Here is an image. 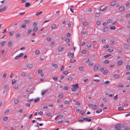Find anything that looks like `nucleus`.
<instances>
[{
    "instance_id": "f03ea898",
    "label": "nucleus",
    "mask_w": 130,
    "mask_h": 130,
    "mask_svg": "<svg viewBox=\"0 0 130 130\" xmlns=\"http://www.w3.org/2000/svg\"><path fill=\"white\" fill-rule=\"evenodd\" d=\"M23 55V53H21L20 54L18 55L15 57L14 59H18L20 57L22 56Z\"/></svg>"
},
{
    "instance_id": "6ab92c4d",
    "label": "nucleus",
    "mask_w": 130,
    "mask_h": 130,
    "mask_svg": "<svg viewBox=\"0 0 130 130\" xmlns=\"http://www.w3.org/2000/svg\"><path fill=\"white\" fill-rule=\"evenodd\" d=\"M38 27H35L33 29V31L34 32H36L38 30Z\"/></svg>"
},
{
    "instance_id": "4be33fe9",
    "label": "nucleus",
    "mask_w": 130,
    "mask_h": 130,
    "mask_svg": "<svg viewBox=\"0 0 130 130\" xmlns=\"http://www.w3.org/2000/svg\"><path fill=\"white\" fill-rule=\"evenodd\" d=\"M30 5V4L29 3H26L25 4V6L26 7H28Z\"/></svg>"
},
{
    "instance_id": "a19ab883",
    "label": "nucleus",
    "mask_w": 130,
    "mask_h": 130,
    "mask_svg": "<svg viewBox=\"0 0 130 130\" xmlns=\"http://www.w3.org/2000/svg\"><path fill=\"white\" fill-rule=\"evenodd\" d=\"M18 84H15L14 87V88L15 89H16L18 88Z\"/></svg>"
},
{
    "instance_id": "e433bc0d",
    "label": "nucleus",
    "mask_w": 130,
    "mask_h": 130,
    "mask_svg": "<svg viewBox=\"0 0 130 130\" xmlns=\"http://www.w3.org/2000/svg\"><path fill=\"white\" fill-rule=\"evenodd\" d=\"M19 101L17 99H15L14 100V102L15 103L17 104L19 102Z\"/></svg>"
},
{
    "instance_id": "aec40b11",
    "label": "nucleus",
    "mask_w": 130,
    "mask_h": 130,
    "mask_svg": "<svg viewBox=\"0 0 130 130\" xmlns=\"http://www.w3.org/2000/svg\"><path fill=\"white\" fill-rule=\"evenodd\" d=\"M12 42L11 41H10L8 44V46L9 47H11L12 45Z\"/></svg>"
},
{
    "instance_id": "3c124183",
    "label": "nucleus",
    "mask_w": 130,
    "mask_h": 130,
    "mask_svg": "<svg viewBox=\"0 0 130 130\" xmlns=\"http://www.w3.org/2000/svg\"><path fill=\"white\" fill-rule=\"evenodd\" d=\"M63 47H61L59 48L58 49V51H61L63 50Z\"/></svg>"
},
{
    "instance_id": "dca6fc26",
    "label": "nucleus",
    "mask_w": 130,
    "mask_h": 130,
    "mask_svg": "<svg viewBox=\"0 0 130 130\" xmlns=\"http://www.w3.org/2000/svg\"><path fill=\"white\" fill-rule=\"evenodd\" d=\"M123 63V62L122 60H120L119 61L117 62V65L119 66H120L122 65Z\"/></svg>"
},
{
    "instance_id": "58836bf2",
    "label": "nucleus",
    "mask_w": 130,
    "mask_h": 130,
    "mask_svg": "<svg viewBox=\"0 0 130 130\" xmlns=\"http://www.w3.org/2000/svg\"><path fill=\"white\" fill-rule=\"evenodd\" d=\"M40 98H37L35 99L34 100V102L36 103L39 100Z\"/></svg>"
},
{
    "instance_id": "bb28decb",
    "label": "nucleus",
    "mask_w": 130,
    "mask_h": 130,
    "mask_svg": "<svg viewBox=\"0 0 130 130\" xmlns=\"http://www.w3.org/2000/svg\"><path fill=\"white\" fill-rule=\"evenodd\" d=\"M108 28L107 27H105L103 29V31L104 32H106L108 31Z\"/></svg>"
},
{
    "instance_id": "4c0bfd02",
    "label": "nucleus",
    "mask_w": 130,
    "mask_h": 130,
    "mask_svg": "<svg viewBox=\"0 0 130 130\" xmlns=\"http://www.w3.org/2000/svg\"><path fill=\"white\" fill-rule=\"evenodd\" d=\"M113 48H109L108 51L110 52H112L113 51Z\"/></svg>"
},
{
    "instance_id": "680f3d73",
    "label": "nucleus",
    "mask_w": 130,
    "mask_h": 130,
    "mask_svg": "<svg viewBox=\"0 0 130 130\" xmlns=\"http://www.w3.org/2000/svg\"><path fill=\"white\" fill-rule=\"evenodd\" d=\"M51 37H47V40L48 41H50L51 40Z\"/></svg>"
},
{
    "instance_id": "0e129e2a",
    "label": "nucleus",
    "mask_w": 130,
    "mask_h": 130,
    "mask_svg": "<svg viewBox=\"0 0 130 130\" xmlns=\"http://www.w3.org/2000/svg\"><path fill=\"white\" fill-rule=\"evenodd\" d=\"M63 96V95L62 94H59L58 95V97L59 98H61Z\"/></svg>"
},
{
    "instance_id": "c9c22d12",
    "label": "nucleus",
    "mask_w": 130,
    "mask_h": 130,
    "mask_svg": "<svg viewBox=\"0 0 130 130\" xmlns=\"http://www.w3.org/2000/svg\"><path fill=\"white\" fill-rule=\"evenodd\" d=\"M42 13V12L41 11L40 12H37L36 13L35 15H36L37 16L39 15L40 14H41Z\"/></svg>"
},
{
    "instance_id": "5fc2aeb1",
    "label": "nucleus",
    "mask_w": 130,
    "mask_h": 130,
    "mask_svg": "<svg viewBox=\"0 0 130 130\" xmlns=\"http://www.w3.org/2000/svg\"><path fill=\"white\" fill-rule=\"evenodd\" d=\"M118 109L119 110H123V109L122 107H120L118 108Z\"/></svg>"
},
{
    "instance_id": "f704fd0d",
    "label": "nucleus",
    "mask_w": 130,
    "mask_h": 130,
    "mask_svg": "<svg viewBox=\"0 0 130 130\" xmlns=\"http://www.w3.org/2000/svg\"><path fill=\"white\" fill-rule=\"evenodd\" d=\"M108 71L107 70H105L103 72V74L104 75L108 73Z\"/></svg>"
},
{
    "instance_id": "7c9ffc66",
    "label": "nucleus",
    "mask_w": 130,
    "mask_h": 130,
    "mask_svg": "<svg viewBox=\"0 0 130 130\" xmlns=\"http://www.w3.org/2000/svg\"><path fill=\"white\" fill-rule=\"evenodd\" d=\"M126 69L127 70H128L130 69V66L129 65H127L126 66Z\"/></svg>"
},
{
    "instance_id": "393cba45",
    "label": "nucleus",
    "mask_w": 130,
    "mask_h": 130,
    "mask_svg": "<svg viewBox=\"0 0 130 130\" xmlns=\"http://www.w3.org/2000/svg\"><path fill=\"white\" fill-rule=\"evenodd\" d=\"M110 28L112 30H115V27L114 26L111 25L110 26Z\"/></svg>"
},
{
    "instance_id": "de8ad7c7",
    "label": "nucleus",
    "mask_w": 130,
    "mask_h": 130,
    "mask_svg": "<svg viewBox=\"0 0 130 130\" xmlns=\"http://www.w3.org/2000/svg\"><path fill=\"white\" fill-rule=\"evenodd\" d=\"M130 129V127L128 126L125 127V130H129Z\"/></svg>"
},
{
    "instance_id": "0eeeda50",
    "label": "nucleus",
    "mask_w": 130,
    "mask_h": 130,
    "mask_svg": "<svg viewBox=\"0 0 130 130\" xmlns=\"http://www.w3.org/2000/svg\"><path fill=\"white\" fill-rule=\"evenodd\" d=\"M83 119H84V121H87L88 122H90L91 121V119L87 118H83Z\"/></svg>"
},
{
    "instance_id": "79ce46f5",
    "label": "nucleus",
    "mask_w": 130,
    "mask_h": 130,
    "mask_svg": "<svg viewBox=\"0 0 130 130\" xmlns=\"http://www.w3.org/2000/svg\"><path fill=\"white\" fill-rule=\"evenodd\" d=\"M70 102V101L67 100H65L64 102V103L66 104H68Z\"/></svg>"
},
{
    "instance_id": "1a4fd4ad",
    "label": "nucleus",
    "mask_w": 130,
    "mask_h": 130,
    "mask_svg": "<svg viewBox=\"0 0 130 130\" xmlns=\"http://www.w3.org/2000/svg\"><path fill=\"white\" fill-rule=\"evenodd\" d=\"M116 3V1H113L111 2L109 4L110 6H113L115 5Z\"/></svg>"
},
{
    "instance_id": "c85d7f7f",
    "label": "nucleus",
    "mask_w": 130,
    "mask_h": 130,
    "mask_svg": "<svg viewBox=\"0 0 130 130\" xmlns=\"http://www.w3.org/2000/svg\"><path fill=\"white\" fill-rule=\"evenodd\" d=\"M57 76H55L53 78V79L55 81H56L57 80Z\"/></svg>"
},
{
    "instance_id": "603ef678",
    "label": "nucleus",
    "mask_w": 130,
    "mask_h": 130,
    "mask_svg": "<svg viewBox=\"0 0 130 130\" xmlns=\"http://www.w3.org/2000/svg\"><path fill=\"white\" fill-rule=\"evenodd\" d=\"M55 44V43L54 42H52L50 44L51 46H53Z\"/></svg>"
},
{
    "instance_id": "9d476101",
    "label": "nucleus",
    "mask_w": 130,
    "mask_h": 130,
    "mask_svg": "<svg viewBox=\"0 0 130 130\" xmlns=\"http://www.w3.org/2000/svg\"><path fill=\"white\" fill-rule=\"evenodd\" d=\"M120 11L122 12L125 10V8L123 7H121L119 9Z\"/></svg>"
},
{
    "instance_id": "864d4df0",
    "label": "nucleus",
    "mask_w": 130,
    "mask_h": 130,
    "mask_svg": "<svg viewBox=\"0 0 130 130\" xmlns=\"http://www.w3.org/2000/svg\"><path fill=\"white\" fill-rule=\"evenodd\" d=\"M8 84L5 85L4 86V88L5 89H7L8 88Z\"/></svg>"
},
{
    "instance_id": "052dcab7",
    "label": "nucleus",
    "mask_w": 130,
    "mask_h": 130,
    "mask_svg": "<svg viewBox=\"0 0 130 130\" xmlns=\"http://www.w3.org/2000/svg\"><path fill=\"white\" fill-rule=\"evenodd\" d=\"M104 70V67H101L100 69V71L101 72L103 71Z\"/></svg>"
},
{
    "instance_id": "473e14b6",
    "label": "nucleus",
    "mask_w": 130,
    "mask_h": 130,
    "mask_svg": "<svg viewBox=\"0 0 130 130\" xmlns=\"http://www.w3.org/2000/svg\"><path fill=\"white\" fill-rule=\"evenodd\" d=\"M89 23L87 22H85L83 23V25L84 26H85L87 25Z\"/></svg>"
},
{
    "instance_id": "72a5a7b5",
    "label": "nucleus",
    "mask_w": 130,
    "mask_h": 130,
    "mask_svg": "<svg viewBox=\"0 0 130 130\" xmlns=\"http://www.w3.org/2000/svg\"><path fill=\"white\" fill-rule=\"evenodd\" d=\"M26 26V25L25 24H23L22 25L21 27L22 28H25Z\"/></svg>"
},
{
    "instance_id": "423d86ee",
    "label": "nucleus",
    "mask_w": 130,
    "mask_h": 130,
    "mask_svg": "<svg viewBox=\"0 0 130 130\" xmlns=\"http://www.w3.org/2000/svg\"><path fill=\"white\" fill-rule=\"evenodd\" d=\"M107 8V6H103L101 8L100 10L101 11H104Z\"/></svg>"
},
{
    "instance_id": "a18cd8bd",
    "label": "nucleus",
    "mask_w": 130,
    "mask_h": 130,
    "mask_svg": "<svg viewBox=\"0 0 130 130\" xmlns=\"http://www.w3.org/2000/svg\"><path fill=\"white\" fill-rule=\"evenodd\" d=\"M31 32V30L30 29H28V30L27 32V33L28 34H30Z\"/></svg>"
},
{
    "instance_id": "b1692460",
    "label": "nucleus",
    "mask_w": 130,
    "mask_h": 130,
    "mask_svg": "<svg viewBox=\"0 0 130 130\" xmlns=\"http://www.w3.org/2000/svg\"><path fill=\"white\" fill-rule=\"evenodd\" d=\"M52 66L55 68H57L58 67V65L56 64H52Z\"/></svg>"
},
{
    "instance_id": "e2e57ef3",
    "label": "nucleus",
    "mask_w": 130,
    "mask_h": 130,
    "mask_svg": "<svg viewBox=\"0 0 130 130\" xmlns=\"http://www.w3.org/2000/svg\"><path fill=\"white\" fill-rule=\"evenodd\" d=\"M111 56V55H105L104 56V57L105 58H107V57H109Z\"/></svg>"
},
{
    "instance_id": "a878e982",
    "label": "nucleus",
    "mask_w": 130,
    "mask_h": 130,
    "mask_svg": "<svg viewBox=\"0 0 130 130\" xmlns=\"http://www.w3.org/2000/svg\"><path fill=\"white\" fill-rule=\"evenodd\" d=\"M8 119V117L7 116H5L4 117L3 119V120L4 121H6Z\"/></svg>"
},
{
    "instance_id": "c756f323",
    "label": "nucleus",
    "mask_w": 130,
    "mask_h": 130,
    "mask_svg": "<svg viewBox=\"0 0 130 130\" xmlns=\"http://www.w3.org/2000/svg\"><path fill=\"white\" fill-rule=\"evenodd\" d=\"M35 53L36 55H39L40 54V52L39 50H37L35 51Z\"/></svg>"
},
{
    "instance_id": "774afa93",
    "label": "nucleus",
    "mask_w": 130,
    "mask_h": 130,
    "mask_svg": "<svg viewBox=\"0 0 130 130\" xmlns=\"http://www.w3.org/2000/svg\"><path fill=\"white\" fill-rule=\"evenodd\" d=\"M126 6L127 7H130V3H127L126 4Z\"/></svg>"
},
{
    "instance_id": "f3484780",
    "label": "nucleus",
    "mask_w": 130,
    "mask_h": 130,
    "mask_svg": "<svg viewBox=\"0 0 130 130\" xmlns=\"http://www.w3.org/2000/svg\"><path fill=\"white\" fill-rule=\"evenodd\" d=\"M38 24V22L37 21H35L34 22L33 24V26L34 27H36Z\"/></svg>"
},
{
    "instance_id": "4d7b16f0",
    "label": "nucleus",
    "mask_w": 130,
    "mask_h": 130,
    "mask_svg": "<svg viewBox=\"0 0 130 130\" xmlns=\"http://www.w3.org/2000/svg\"><path fill=\"white\" fill-rule=\"evenodd\" d=\"M104 63L106 64H108L109 63V61L107 60H105L104 61Z\"/></svg>"
},
{
    "instance_id": "c03bdc74",
    "label": "nucleus",
    "mask_w": 130,
    "mask_h": 130,
    "mask_svg": "<svg viewBox=\"0 0 130 130\" xmlns=\"http://www.w3.org/2000/svg\"><path fill=\"white\" fill-rule=\"evenodd\" d=\"M100 16V14L99 13H96L95 14V16L96 17H98Z\"/></svg>"
},
{
    "instance_id": "9b49d317",
    "label": "nucleus",
    "mask_w": 130,
    "mask_h": 130,
    "mask_svg": "<svg viewBox=\"0 0 130 130\" xmlns=\"http://www.w3.org/2000/svg\"><path fill=\"white\" fill-rule=\"evenodd\" d=\"M100 67V65L99 64H98L95 66L94 67V69L95 70H97Z\"/></svg>"
},
{
    "instance_id": "49530a36",
    "label": "nucleus",
    "mask_w": 130,
    "mask_h": 130,
    "mask_svg": "<svg viewBox=\"0 0 130 130\" xmlns=\"http://www.w3.org/2000/svg\"><path fill=\"white\" fill-rule=\"evenodd\" d=\"M102 110L100 109H99V110H97L96 111V112L97 113H99L100 112L102 111Z\"/></svg>"
},
{
    "instance_id": "bf43d9fd",
    "label": "nucleus",
    "mask_w": 130,
    "mask_h": 130,
    "mask_svg": "<svg viewBox=\"0 0 130 130\" xmlns=\"http://www.w3.org/2000/svg\"><path fill=\"white\" fill-rule=\"evenodd\" d=\"M83 121H84V119H83V118L82 119H79L78 120V121L79 122H82Z\"/></svg>"
},
{
    "instance_id": "8fccbe9b",
    "label": "nucleus",
    "mask_w": 130,
    "mask_h": 130,
    "mask_svg": "<svg viewBox=\"0 0 130 130\" xmlns=\"http://www.w3.org/2000/svg\"><path fill=\"white\" fill-rule=\"evenodd\" d=\"M115 41H114V40H111L110 41V43L111 44H114V43H115Z\"/></svg>"
},
{
    "instance_id": "7ed1b4c3",
    "label": "nucleus",
    "mask_w": 130,
    "mask_h": 130,
    "mask_svg": "<svg viewBox=\"0 0 130 130\" xmlns=\"http://www.w3.org/2000/svg\"><path fill=\"white\" fill-rule=\"evenodd\" d=\"M67 56L69 57H73L74 56V54L73 53L68 52V53Z\"/></svg>"
},
{
    "instance_id": "69168bd1",
    "label": "nucleus",
    "mask_w": 130,
    "mask_h": 130,
    "mask_svg": "<svg viewBox=\"0 0 130 130\" xmlns=\"http://www.w3.org/2000/svg\"><path fill=\"white\" fill-rule=\"evenodd\" d=\"M68 73V71H64L63 72V74L65 75L67 74Z\"/></svg>"
},
{
    "instance_id": "09e8293b",
    "label": "nucleus",
    "mask_w": 130,
    "mask_h": 130,
    "mask_svg": "<svg viewBox=\"0 0 130 130\" xmlns=\"http://www.w3.org/2000/svg\"><path fill=\"white\" fill-rule=\"evenodd\" d=\"M87 47L90 48L91 47V45L89 43H87Z\"/></svg>"
},
{
    "instance_id": "2f4dec72",
    "label": "nucleus",
    "mask_w": 130,
    "mask_h": 130,
    "mask_svg": "<svg viewBox=\"0 0 130 130\" xmlns=\"http://www.w3.org/2000/svg\"><path fill=\"white\" fill-rule=\"evenodd\" d=\"M112 21L111 19H109L107 21V23H112Z\"/></svg>"
},
{
    "instance_id": "4468645a",
    "label": "nucleus",
    "mask_w": 130,
    "mask_h": 130,
    "mask_svg": "<svg viewBox=\"0 0 130 130\" xmlns=\"http://www.w3.org/2000/svg\"><path fill=\"white\" fill-rule=\"evenodd\" d=\"M6 43V41H2L0 43V45L1 46H3Z\"/></svg>"
},
{
    "instance_id": "5701e85b",
    "label": "nucleus",
    "mask_w": 130,
    "mask_h": 130,
    "mask_svg": "<svg viewBox=\"0 0 130 130\" xmlns=\"http://www.w3.org/2000/svg\"><path fill=\"white\" fill-rule=\"evenodd\" d=\"M84 69V67H79L78 70L80 71H82Z\"/></svg>"
},
{
    "instance_id": "39448f33",
    "label": "nucleus",
    "mask_w": 130,
    "mask_h": 130,
    "mask_svg": "<svg viewBox=\"0 0 130 130\" xmlns=\"http://www.w3.org/2000/svg\"><path fill=\"white\" fill-rule=\"evenodd\" d=\"M48 90L47 89H45V90H43L41 91V95H43L44 94H45Z\"/></svg>"
},
{
    "instance_id": "f257e3e1",
    "label": "nucleus",
    "mask_w": 130,
    "mask_h": 130,
    "mask_svg": "<svg viewBox=\"0 0 130 130\" xmlns=\"http://www.w3.org/2000/svg\"><path fill=\"white\" fill-rule=\"evenodd\" d=\"M72 86V87L71 88V90L73 91L76 92L77 90V89L78 88V84L77 83L73 85Z\"/></svg>"
},
{
    "instance_id": "37998d69",
    "label": "nucleus",
    "mask_w": 130,
    "mask_h": 130,
    "mask_svg": "<svg viewBox=\"0 0 130 130\" xmlns=\"http://www.w3.org/2000/svg\"><path fill=\"white\" fill-rule=\"evenodd\" d=\"M29 22V20H25L24 22L26 24L28 23Z\"/></svg>"
},
{
    "instance_id": "a211bd4d",
    "label": "nucleus",
    "mask_w": 130,
    "mask_h": 130,
    "mask_svg": "<svg viewBox=\"0 0 130 130\" xmlns=\"http://www.w3.org/2000/svg\"><path fill=\"white\" fill-rule=\"evenodd\" d=\"M6 9V7H5L1 9H0V12H3Z\"/></svg>"
},
{
    "instance_id": "f8f14e48",
    "label": "nucleus",
    "mask_w": 130,
    "mask_h": 130,
    "mask_svg": "<svg viewBox=\"0 0 130 130\" xmlns=\"http://www.w3.org/2000/svg\"><path fill=\"white\" fill-rule=\"evenodd\" d=\"M120 76V75L119 74H116L114 75L113 77L115 78H119Z\"/></svg>"
},
{
    "instance_id": "412c9836",
    "label": "nucleus",
    "mask_w": 130,
    "mask_h": 130,
    "mask_svg": "<svg viewBox=\"0 0 130 130\" xmlns=\"http://www.w3.org/2000/svg\"><path fill=\"white\" fill-rule=\"evenodd\" d=\"M76 61V60L74 58L71 59L70 61V62L71 63H73Z\"/></svg>"
},
{
    "instance_id": "cd10ccee",
    "label": "nucleus",
    "mask_w": 130,
    "mask_h": 130,
    "mask_svg": "<svg viewBox=\"0 0 130 130\" xmlns=\"http://www.w3.org/2000/svg\"><path fill=\"white\" fill-rule=\"evenodd\" d=\"M124 47L126 48H128L129 47V46L127 44L124 45Z\"/></svg>"
},
{
    "instance_id": "338daca9",
    "label": "nucleus",
    "mask_w": 130,
    "mask_h": 130,
    "mask_svg": "<svg viewBox=\"0 0 130 130\" xmlns=\"http://www.w3.org/2000/svg\"><path fill=\"white\" fill-rule=\"evenodd\" d=\"M65 41L67 42H68L70 41V39L68 38H66L65 40Z\"/></svg>"
},
{
    "instance_id": "20e7f679",
    "label": "nucleus",
    "mask_w": 130,
    "mask_h": 130,
    "mask_svg": "<svg viewBox=\"0 0 130 130\" xmlns=\"http://www.w3.org/2000/svg\"><path fill=\"white\" fill-rule=\"evenodd\" d=\"M121 127V125L120 124H117L115 126V128L117 130L120 129Z\"/></svg>"
},
{
    "instance_id": "13d9d810",
    "label": "nucleus",
    "mask_w": 130,
    "mask_h": 130,
    "mask_svg": "<svg viewBox=\"0 0 130 130\" xmlns=\"http://www.w3.org/2000/svg\"><path fill=\"white\" fill-rule=\"evenodd\" d=\"M16 82V80L15 79H13L12 80V83L13 84H14Z\"/></svg>"
},
{
    "instance_id": "6e6d98bb",
    "label": "nucleus",
    "mask_w": 130,
    "mask_h": 130,
    "mask_svg": "<svg viewBox=\"0 0 130 130\" xmlns=\"http://www.w3.org/2000/svg\"><path fill=\"white\" fill-rule=\"evenodd\" d=\"M20 34L19 33L17 34L16 35V37L17 38H18L20 36Z\"/></svg>"
},
{
    "instance_id": "6e6552de",
    "label": "nucleus",
    "mask_w": 130,
    "mask_h": 130,
    "mask_svg": "<svg viewBox=\"0 0 130 130\" xmlns=\"http://www.w3.org/2000/svg\"><path fill=\"white\" fill-rule=\"evenodd\" d=\"M56 27V25L55 24H53L51 26V28L52 29H55Z\"/></svg>"
},
{
    "instance_id": "ea45409f",
    "label": "nucleus",
    "mask_w": 130,
    "mask_h": 130,
    "mask_svg": "<svg viewBox=\"0 0 130 130\" xmlns=\"http://www.w3.org/2000/svg\"><path fill=\"white\" fill-rule=\"evenodd\" d=\"M14 32L13 31L10 32L9 33V36H11L14 34Z\"/></svg>"
},
{
    "instance_id": "ddd939ff",
    "label": "nucleus",
    "mask_w": 130,
    "mask_h": 130,
    "mask_svg": "<svg viewBox=\"0 0 130 130\" xmlns=\"http://www.w3.org/2000/svg\"><path fill=\"white\" fill-rule=\"evenodd\" d=\"M27 67L28 68H31L32 67V65L31 64L28 63L27 64Z\"/></svg>"
},
{
    "instance_id": "2eb2a0df",
    "label": "nucleus",
    "mask_w": 130,
    "mask_h": 130,
    "mask_svg": "<svg viewBox=\"0 0 130 130\" xmlns=\"http://www.w3.org/2000/svg\"><path fill=\"white\" fill-rule=\"evenodd\" d=\"M117 87L120 88H122L124 87V85L123 84H120L119 85H117Z\"/></svg>"
}]
</instances>
